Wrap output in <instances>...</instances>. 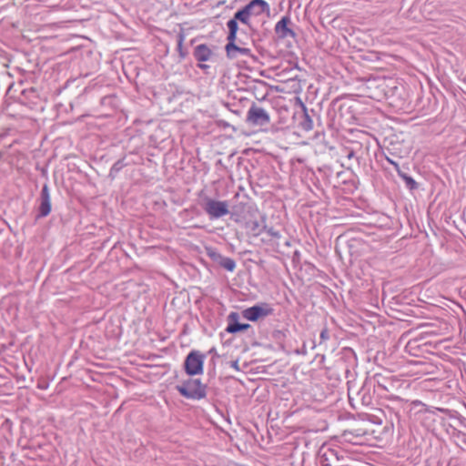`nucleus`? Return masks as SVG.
I'll use <instances>...</instances> for the list:
<instances>
[{"label": "nucleus", "instance_id": "nucleus-1", "mask_svg": "<svg viewBox=\"0 0 466 466\" xmlns=\"http://www.w3.org/2000/svg\"><path fill=\"white\" fill-rule=\"evenodd\" d=\"M179 393L187 398L200 400L206 396V387L198 379H189L177 386Z\"/></svg>", "mask_w": 466, "mask_h": 466}, {"label": "nucleus", "instance_id": "nucleus-2", "mask_svg": "<svg viewBox=\"0 0 466 466\" xmlns=\"http://www.w3.org/2000/svg\"><path fill=\"white\" fill-rule=\"evenodd\" d=\"M229 33L228 35V44L226 46V52L229 58H236L238 54L247 56L249 55L250 50L248 48L238 47L235 42L237 39V33L238 30V24L235 21H228L227 24Z\"/></svg>", "mask_w": 466, "mask_h": 466}, {"label": "nucleus", "instance_id": "nucleus-3", "mask_svg": "<svg viewBox=\"0 0 466 466\" xmlns=\"http://www.w3.org/2000/svg\"><path fill=\"white\" fill-rule=\"evenodd\" d=\"M204 209L211 218H218L228 214V204L227 201L208 198Z\"/></svg>", "mask_w": 466, "mask_h": 466}, {"label": "nucleus", "instance_id": "nucleus-4", "mask_svg": "<svg viewBox=\"0 0 466 466\" xmlns=\"http://www.w3.org/2000/svg\"><path fill=\"white\" fill-rule=\"evenodd\" d=\"M204 356L198 351L190 352L185 361V369L189 375H198L203 372Z\"/></svg>", "mask_w": 466, "mask_h": 466}, {"label": "nucleus", "instance_id": "nucleus-5", "mask_svg": "<svg viewBox=\"0 0 466 466\" xmlns=\"http://www.w3.org/2000/svg\"><path fill=\"white\" fill-rule=\"evenodd\" d=\"M247 121L253 126H264L270 122V116L264 108L252 106L248 111Z\"/></svg>", "mask_w": 466, "mask_h": 466}, {"label": "nucleus", "instance_id": "nucleus-6", "mask_svg": "<svg viewBox=\"0 0 466 466\" xmlns=\"http://www.w3.org/2000/svg\"><path fill=\"white\" fill-rule=\"evenodd\" d=\"M272 309L267 305H256L244 310L243 316L250 321H256L258 319L268 316Z\"/></svg>", "mask_w": 466, "mask_h": 466}, {"label": "nucleus", "instance_id": "nucleus-7", "mask_svg": "<svg viewBox=\"0 0 466 466\" xmlns=\"http://www.w3.org/2000/svg\"><path fill=\"white\" fill-rule=\"evenodd\" d=\"M250 15H260L265 12H268L269 7L268 4L265 0H252L248 5H246Z\"/></svg>", "mask_w": 466, "mask_h": 466}, {"label": "nucleus", "instance_id": "nucleus-8", "mask_svg": "<svg viewBox=\"0 0 466 466\" xmlns=\"http://www.w3.org/2000/svg\"><path fill=\"white\" fill-rule=\"evenodd\" d=\"M289 22V18L283 17L277 23L275 30L279 37L285 38L288 36H294L293 31L288 27Z\"/></svg>", "mask_w": 466, "mask_h": 466}, {"label": "nucleus", "instance_id": "nucleus-9", "mask_svg": "<svg viewBox=\"0 0 466 466\" xmlns=\"http://www.w3.org/2000/svg\"><path fill=\"white\" fill-rule=\"evenodd\" d=\"M212 52L206 45H199L196 47L195 56L198 61H208L211 57Z\"/></svg>", "mask_w": 466, "mask_h": 466}, {"label": "nucleus", "instance_id": "nucleus-10", "mask_svg": "<svg viewBox=\"0 0 466 466\" xmlns=\"http://www.w3.org/2000/svg\"><path fill=\"white\" fill-rule=\"evenodd\" d=\"M250 16L251 15L248 13V10L245 6L241 10H238L235 14L234 18L230 19L229 21H235V23H237V24H238V21H240L241 23H243L245 25H248Z\"/></svg>", "mask_w": 466, "mask_h": 466}, {"label": "nucleus", "instance_id": "nucleus-11", "mask_svg": "<svg viewBox=\"0 0 466 466\" xmlns=\"http://www.w3.org/2000/svg\"><path fill=\"white\" fill-rule=\"evenodd\" d=\"M206 254L215 262L219 264L220 260L222 259L223 256L217 251L216 248L212 247H205Z\"/></svg>", "mask_w": 466, "mask_h": 466}, {"label": "nucleus", "instance_id": "nucleus-12", "mask_svg": "<svg viewBox=\"0 0 466 466\" xmlns=\"http://www.w3.org/2000/svg\"><path fill=\"white\" fill-rule=\"evenodd\" d=\"M51 212V199H42L40 206L41 216L46 217Z\"/></svg>", "mask_w": 466, "mask_h": 466}, {"label": "nucleus", "instance_id": "nucleus-13", "mask_svg": "<svg viewBox=\"0 0 466 466\" xmlns=\"http://www.w3.org/2000/svg\"><path fill=\"white\" fill-rule=\"evenodd\" d=\"M219 265L228 271H233L236 268V263L229 258L223 257L219 262Z\"/></svg>", "mask_w": 466, "mask_h": 466}, {"label": "nucleus", "instance_id": "nucleus-14", "mask_svg": "<svg viewBox=\"0 0 466 466\" xmlns=\"http://www.w3.org/2000/svg\"><path fill=\"white\" fill-rule=\"evenodd\" d=\"M400 176L404 179V181L406 182V185L410 189H414V188L417 187V183H416V181L412 177H409V176H407L405 174H400Z\"/></svg>", "mask_w": 466, "mask_h": 466}, {"label": "nucleus", "instance_id": "nucleus-15", "mask_svg": "<svg viewBox=\"0 0 466 466\" xmlns=\"http://www.w3.org/2000/svg\"><path fill=\"white\" fill-rule=\"evenodd\" d=\"M247 328V325L232 324L227 328V331L229 333H236Z\"/></svg>", "mask_w": 466, "mask_h": 466}, {"label": "nucleus", "instance_id": "nucleus-16", "mask_svg": "<svg viewBox=\"0 0 466 466\" xmlns=\"http://www.w3.org/2000/svg\"><path fill=\"white\" fill-rule=\"evenodd\" d=\"M41 198L42 199H51L50 198L49 188H48L47 185H45L43 187V188H42Z\"/></svg>", "mask_w": 466, "mask_h": 466}, {"label": "nucleus", "instance_id": "nucleus-17", "mask_svg": "<svg viewBox=\"0 0 466 466\" xmlns=\"http://www.w3.org/2000/svg\"><path fill=\"white\" fill-rule=\"evenodd\" d=\"M320 339L322 340H327L329 339V334H328V329H324L321 333H320Z\"/></svg>", "mask_w": 466, "mask_h": 466}, {"label": "nucleus", "instance_id": "nucleus-18", "mask_svg": "<svg viewBox=\"0 0 466 466\" xmlns=\"http://www.w3.org/2000/svg\"><path fill=\"white\" fill-rule=\"evenodd\" d=\"M231 367L234 368L235 370H238V362L236 360V361H232L231 362Z\"/></svg>", "mask_w": 466, "mask_h": 466}, {"label": "nucleus", "instance_id": "nucleus-19", "mask_svg": "<svg viewBox=\"0 0 466 466\" xmlns=\"http://www.w3.org/2000/svg\"><path fill=\"white\" fill-rule=\"evenodd\" d=\"M184 41V37L181 35L180 36V39H179V42H178V46H182V43Z\"/></svg>", "mask_w": 466, "mask_h": 466}, {"label": "nucleus", "instance_id": "nucleus-20", "mask_svg": "<svg viewBox=\"0 0 466 466\" xmlns=\"http://www.w3.org/2000/svg\"><path fill=\"white\" fill-rule=\"evenodd\" d=\"M258 227V224L256 222V223H254L252 229L255 230Z\"/></svg>", "mask_w": 466, "mask_h": 466}]
</instances>
